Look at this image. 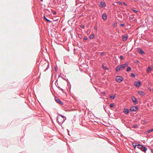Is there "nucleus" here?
<instances>
[{"label": "nucleus", "instance_id": "9d476101", "mask_svg": "<svg viewBox=\"0 0 153 153\" xmlns=\"http://www.w3.org/2000/svg\"><path fill=\"white\" fill-rule=\"evenodd\" d=\"M138 52L141 54H143L145 53V52L141 48H138Z\"/></svg>", "mask_w": 153, "mask_h": 153}, {"label": "nucleus", "instance_id": "ddd939ff", "mask_svg": "<svg viewBox=\"0 0 153 153\" xmlns=\"http://www.w3.org/2000/svg\"><path fill=\"white\" fill-rule=\"evenodd\" d=\"M138 93L139 94L142 96H144L145 95V92L143 91H139L138 92Z\"/></svg>", "mask_w": 153, "mask_h": 153}, {"label": "nucleus", "instance_id": "864d4df0", "mask_svg": "<svg viewBox=\"0 0 153 153\" xmlns=\"http://www.w3.org/2000/svg\"><path fill=\"white\" fill-rule=\"evenodd\" d=\"M150 150H151V152L152 153H153V151L152 150V149H150Z\"/></svg>", "mask_w": 153, "mask_h": 153}, {"label": "nucleus", "instance_id": "5701e85b", "mask_svg": "<svg viewBox=\"0 0 153 153\" xmlns=\"http://www.w3.org/2000/svg\"><path fill=\"white\" fill-rule=\"evenodd\" d=\"M131 77L135 78V74L134 73H131Z\"/></svg>", "mask_w": 153, "mask_h": 153}, {"label": "nucleus", "instance_id": "423d86ee", "mask_svg": "<svg viewBox=\"0 0 153 153\" xmlns=\"http://www.w3.org/2000/svg\"><path fill=\"white\" fill-rule=\"evenodd\" d=\"M141 84V82L140 81H135L134 85L137 88H139Z\"/></svg>", "mask_w": 153, "mask_h": 153}, {"label": "nucleus", "instance_id": "cd10ccee", "mask_svg": "<svg viewBox=\"0 0 153 153\" xmlns=\"http://www.w3.org/2000/svg\"><path fill=\"white\" fill-rule=\"evenodd\" d=\"M131 10L133 11L134 13H137L138 12V10H134L133 8L131 9Z\"/></svg>", "mask_w": 153, "mask_h": 153}, {"label": "nucleus", "instance_id": "79ce46f5", "mask_svg": "<svg viewBox=\"0 0 153 153\" xmlns=\"http://www.w3.org/2000/svg\"><path fill=\"white\" fill-rule=\"evenodd\" d=\"M129 19L130 20H131L133 19V18L131 17L130 16L129 17Z\"/></svg>", "mask_w": 153, "mask_h": 153}, {"label": "nucleus", "instance_id": "1a4fd4ad", "mask_svg": "<svg viewBox=\"0 0 153 153\" xmlns=\"http://www.w3.org/2000/svg\"><path fill=\"white\" fill-rule=\"evenodd\" d=\"M99 6L103 8L106 6V4L104 1H101L100 2Z\"/></svg>", "mask_w": 153, "mask_h": 153}, {"label": "nucleus", "instance_id": "f257e3e1", "mask_svg": "<svg viewBox=\"0 0 153 153\" xmlns=\"http://www.w3.org/2000/svg\"><path fill=\"white\" fill-rule=\"evenodd\" d=\"M128 62L122 65H119L117 66L115 68V70L116 72L124 69L126 66H128Z\"/></svg>", "mask_w": 153, "mask_h": 153}, {"label": "nucleus", "instance_id": "e2e57ef3", "mask_svg": "<svg viewBox=\"0 0 153 153\" xmlns=\"http://www.w3.org/2000/svg\"><path fill=\"white\" fill-rule=\"evenodd\" d=\"M40 1H43V0H40Z\"/></svg>", "mask_w": 153, "mask_h": 153}, {"label": "nucleus", "instance_id": "4d7b16f0", "mask_svg": "<svg viewBox=\"0 0 153 153\" xmlns=\"http://www.w3.org/2000/svg\"><path fill=\"white\" fill-rule=\"evenodd\" d=\"M94 88H95L96 90H97V88L95 86H94Z\"/></svg>", "mask_w": 153, "mask_h": 153}, {"label": "nucleus", "instance_id": "13d9d810", "mask_svg": "<svg viewBox=\"0 0 153 153\" xmlns=\"http://www.w3.org/2000/svg\"><path fill=\"white\" fill-rule=\"evenodd\" d=\"M134 152L136 153H139L137 151H135Z\"/></svg>", "mask_w": 153, "mask_h": 153}, {"label": "nucleus", "instance_id": "ea45409f", "mask_svg": "<svg viewBox=\"0 0 153 153\" xmlns=\"http://www.w3.org/2000/svg\"><path fill=\"white\" fill-rule=\"evenodd\" d=\"M94 28L95 30H97V26H95L94 27Z\"/></svg>", "mask_w": 153, "mask_h": 153}, {"label": "nucleus", "instance_id": "f8f14e48", "mask_svg": "<svg viewBox=\"0 0 153 153\" xmlns=\"http://www.w3.org/2000/svg\"><path fill=\"white\" fill-rule=\"evenodd\" d=\"M102 19L103 20H106L107 19V16L106 13H103L102 16Z\"/></svg>", "mask_w": 153, "mask_h": 153}, {"label": "nucleus", "instance_id": "bf43d9fd", "mask_svg": "<svg viewBox=\"0 0 153 153\" xmlns=\"http://www.w3.org/2000/svg\"><path fill=\"white\" fill-rule=\"evenodd\" d=\"M57 87H58V88H59V89H60V88H60V87H59V86H57Z\"/></svg>", "mask_w": 153, "mask_h": 153}, {"label": "nucleus", "instance_id": "4be33fe9", "mask_svg": "<svg viewBox=\"0 0 153 153\" xmlns=\"http://www.w3.org/2000/svg\"><path fill=\"white\" fill-rule=\"evenodd\" d=\"M110 107L111 108H112L114 107L115 105L114 103H111L110 105Z\"/></svg>", "mask_w": 153, "mask_h": 153}, {"label": "nucleus", "instance_id": "2eb2a0df", "mask_svg": "<svg viewBox=\"0 0 153 153\" xmlns=\"http://www.w3.org/2000/svg\"><path fill=\"white\" fill-rule=\"evenodd\" d=\"M63 79L66 81L67 82H68V84H69V85H70V87H69V89H70V91L71 90V85L70 82H69L68 79L67 78V79H65V78H64L63 77V78H62Z\"/></svg>", "mask_w": 153, "mask_h": 153}, {"label": "nucleus", "instance_id": "58836bf2", "mask_svg": "<svg viewBox=\"0 0 153 153\" xmlns=\"http://www.w3.org/2000/svg\"><path fill=\"white\" fill-rule=\"evenodd\" d=\"M79 1L81 3H83L85 1L84 0H80Z\"/></svg>", "mask_w": 153, "mask_h": 153}, {"label": "nucleus", "instance_id": "473e14b6", "mask_svg": "<svg viewBox=\"0 0 153 153\" xmlns=\"http://www.w3.org/2000/svg\"><path fill=\"white\" fill-rule=\"evenodd\" d=\"M118 3L120 5H121L123 4L122 2L120 1H118Z\"/></svg>", "mask_w": 153, "mask_h": 153}, {"label": "nucleus", "instance_id": "9b49d317", "mask_svg": "<svg viewBox=\"0 0 153 153\" xmlns=\"http://www.w3.org/2000/svg\"><path fill=\"white\" fill-rule=\"evenodd\" d=\"M130 109H129L127 108H125L124 109V112L126 114H128L130 113Z\"/></svg>", "mask_w": 153, "mask_h": 153}, {"label": "nucleus", "instance_id": "de8ad7c7", "mask_svg": "<svg viewBox=\"0 0 153 153\" xmlns=\"http://www.w3.org/2000/svg\"><path fill=\"white\" fill-rule=\"evenodd\" d=\"M60 89H61V91L63 92H64V90L62 88H60Z\"/></svg>", "mask_w": 153, "mask_h": 153}, {"label": "nucleus", "instance_id": "aec40b11", "mask_svg": "<svg viewBox=\"0 0 153 153\" xmlns=\"http://www.w3.org/2000/svg\"><path fill=\"white\" fill-rule=\"evenodd\" d=\"M132 144L134 146V149H135L136 147V146H137V143H132Z\"/></svg>", "mask_w": 153, "mask_h": 153}, {"label": "nucleus", "instance_id": "f3484780", "mask_svg": "<svg viewBox=\"0 0 153 153\" xmlns=\"http://www.w3.org/2000/svg\"><path fill=\"white\" fill-rule=\"evenodd\" d=\"M128 39V36H123V41H126Z\"/></svg>", "mask_w": 153, "mask_h": 153}, {"label": "nucleus", "instance_id": "7ed1b4c3", "mask_svg": "<svg viewBox=\"0 0 153 153\" xmlns=\"http://www.w3.org/2000/svg\"><path fill=\"white\" fill-rule=\"evenodd\" d=\"M137 148L140 149L142 151L146 152L147 150V148L145 146L142 145L141 147H137Z\"/></svg>", "mask_w": 153, "mask_h": 153}, {"label": "nucleus", "instance_id": "3c124183", "mask_svg": "<svg viewBox=\"0 0 153 153\" xmlns=\"http://www.w3.org/2000/svg\"><path fill=\"white\" fill-rule=\"evenodd\" d=\"M53 20H54L55 21H56V20H58V19H56L55 18H54V19H53Z\"/></svg>", "mask_w": 153, "mask_h": 153}, {"label": "nucleus", "instance_id": "c03bdc74", "mask_svg": "<svg viewBox=\"0 0 153 153\" xmlns=\"http://www.w3.org/2000/svg\"><path fill=\"white\" fill-rule=\"evenodd\" d=\"M123 3L125 6H127V4L125 2H123Z\"/></svg>", "mask_w": 153, "mask_h": 153}, {"label": "nucleus", "instance_id": "f704fd0d", "mask_svg": "<svg viewBox=\"0 0 153 153\" xmlns=\"http://www.w3.org/2000/svg\"><path fill=\"white\" fill-rule=\"evenodd\" d=\"M142 123L143 124H145L146 123L145 121L144 120H142Z\"/></svg>", "mask_w": 153, "mask_h": 153}, {"label": "nucleus", "instance_id": "5fc2aeb1", "mask_svg": "<svg viewBox=\"0 0 153 153\" xmlns=\"http://www.w3.org/2000/svg\"><path fill=\"white\" fill-rule=\"evenodd\" d=\"M73 31V30H70V31H69V32L71 33V36H72V34H71V31Z\"/></svg>", "mask_w": 153, "mask_h": 153}, {"label": "nucleus", "instance_id": "a211bd4d", "mask_svg": "<svg viewBox=\"0 0 153 153\" xmlns=\"http://www.w3.org/2000/svg\"><path fill=\"white\" fill-rule=\"evenodd\" d=\"M94 34H91L89 36V38L90 39H91L94 38Z\"/></svg>", "mask_w": 153, "mask_h": 153}, {"label": "nucleus", "instance_id": "20e7f679", "mask_svg": "<svg viewBox=\"0 0 153 153\" xmlns=\"http://www.w3.org/2000/svg\"><path fill=\"white\" fill-rule=\"evenodd\" d=\"M139 109V107L137 106H132L130 109V110L132 111H136Z\"/></svg>", "mask_w": 153, "mask_h": 153}, {"label": "nucleus", "instance_id": "c756f323", "mask_svg": "<svg viewBox=\"0 0 153 153\" xmlns=\"http://www.w3.org/2000/svg\"><path fill=\"white\" fill-rule=\"evenodd\" d=\"M80 27L81 28L84 29L85 27V26L83 25H80Z\"/></svg>", "mask_w": 153, "mask_h": 153}, {"label": "nucleus", "instance_id": "f03ea898", "mask_svg": "<svg viewBox=\"0 0 153 153\" xmlns=\"http://www.w3.org/2000/svg\"><path fill=\"white\" fill-rule=\"evenodd\" d=\"M58 115L60 116L63 119L62 120H61L60 121H59L58 119L60 120V118L58 116L57 117V121L59 123V125H60L61 124H62V123H63L65 121V120L66 119V117H65L64 116L58 113Z\"/></svg>", "mask_w": 153, "mask_h": 153}, {"label": "nucleus", "instance_id": "a18cd8bd", "mask_svg": "<svg viewBox=\"0 0 153 153\" xmlns=\"http://www.w3.org/2000/svg\"><path fill=\"white\" fill-rule=\"evenodd\" d=\"M134 62L135 63H139V62L138 60H136Z\"/></svg>", "mask_w": 153, "mask_h": 153}, {"label": "nucleus", "instance_id": "603ef678", "mask_svg": "<svg viewBox=\"0 0 153 153\" xmlns=\"http://www.w3.org/2000/svg\"><path fill=\"white\" fill-rule=\"evenodd\" d=\"M55 70L56 72L57 71V69L56 67H55Z\"/></svg>", "mask_w": 153, "mask_h": 153}, {"label": "nucleus", "instance_id": "39448f33", "mask_svg": "<svg viewBox=\"0 0 153 153\" xmlns=\"http://www.w3.org/2000/svg\"><path fill=\"white\" fill-rule=\"evenodd\" d=\"M123 78L120 76H117L116 78V81L118 82H120L123 81Z\"/></svg>", "mask_w": 153, "mask_h": 153}, {"label": "nucleus", "instance_id": "4468645a", "mask_svg": "<svg viewBox=\"0 0 153 153\" xmlns=\"http://www.w3.org/2000/svg\"><path fill=\"white\" fill-rule=\"evenodd\" d=\"M153 131V128L151 129L146 131L145 132V134H148L149 133H150L151 132Z\"/></svg>", "mask_w": 153, "mask_h": 153}, {"label": "nucleus", "instance_id": "bb28decb", "mask_svg": "<svg viewBox=\"0 0 153 153\" xmlns=\"http://www.w3.org/2000/svg\"><path fill=\"white\" fill-rule=\"evenodd\" d=\"M138 126L137 124H136L133 126V127L134 128H137L138 127Z\"/></svg>", "mask_w": 153, "mask_h": 153}, {"label": "nucleus", "instance_id": "412c9836", "mask_svg": "<svg viewBox=\"0 0 153 153\" xmlns=\"http://www.w3.org/2000/svg\"><path fill=\"white\" fill-rule=\"evenodd\" d=\"M102 68L104 69H106V70H108L109 69V68H108L105 66L104 65H102Z\"/></svg>", "mask_w": 153, "mask_h": 153}, {"label": "nucleus", "instance_id": "393cba45", "mask_svg": "<svg viewBox=\"0 0 153 153\" xmlns=\"http://www.w3.org/2000/svg\"><path fill=\"white\" fill-rule=\"evenodd\" d=\"M78 37L80 39H82V35L80 34H79L78 35Z\"/></svg>", "mask_w": 153, "mask_h": 153}, {"label": "nucleus", "instance_id": "a19ab883", "mask_svg": "<svg viewBox=\"0 0 153 153\" xmlns=\"http://www.w3.org/2000/svg\"><path fill=\"white\" fill-rule=\"evenodd\" d=\"M100 55L101 56H103L104 55V53L103 52H101Z\"/></svg>", "mask_w": 153, "mask_h": 153}, {"label": "nucleus", "instance_id": "69168bd1", "mask_svg": "<svg viewBox=\"0 0 153 153\" xmlns=\"http://www.w3.org/2000/svg\"><path fill=\"white\" fill-rule=\"evenodd\" d=\"M149 90H150V91H151V88H150V89H149Z\"/></svg>", "mask_w": 153, "mask_h": 153}, {"label": "nucleus", "instance_id": "dca6fc26", "mask_svg": "<svg viewBox=\"0 0 153 153\" xmlns=\"http://www.w3.org/2000/svg\"><path fill=\"white\" fill-rule=\"evenodd\" d=\"M152 68L151 66L149 67L146 70V72L147 73H149V72L152 70Z\"/></svg>", "mask_w": 153, "mask_h": 153}, {"label": "nucleus", "instance_id": "6e6552de", "mask_svg": "<svg viewBox=\"0 0 153 153\" xmlns=\"http://www.w3.org/2000/svg\"><path fill=\"white\" fill-rule=\"evenodd\" d=\"M55 101L57 103L60 104L61 105H63V102L56 96L55 97Z\"/></svg>", "mask_w": 153, "mask_h": 153}, {"label": "nucleus", "instance_id": "c85d7f7f", "mask_svg": "<svg viewBox=\"0 0 153 153\" xmlns=\"http://www.w3.org/2000/svg\"><path fill=\"white\" fill-rule=\"evenodd\" d=\"M49 67V64L48 63L47 65L46 68L45 69V71H47Z\"/></svg>", "mask_w": 153, "mask_h": 153}, {"label": "nucleus", "instance_id": "c9c22d12", "mask_svg": "<svg viewBox=\"0 0 153 153\" xmlns=\"http://www.w3.org/2000/svg\"><path fill=\"white\" fill-rule=\"evenodd\" d=\"M137 146L138 147H139V146L141 147L142 146V145H141L140 144L137 143Z\"/></svg>", "mask_w": 153, "mask_h": 153}, {"label": "nucleus", "instance_id": "6e6d98bb", "mask_svg": "<svg viewBox=\"0 0 153 153\" xmlns=\"http://www.w3.org/2000/svg\"><path fill=\"white\" fill-rule=\"evenodd\" d=\"M116 24H115V23H114L113 25V26L115 27V26H116Z\"/></svg>", "mask_w": 153, "mask_h": 153}, {"label": "nucleus", "instance_id": "09e8293b", "mask_svg": "<svg viewBox=\"0 0 153 153\" xmlns=\"http://www.w3.org/2000/svg\"><path fill=\"white\" fill-rule=\"evenodd\" d=\"M61 77L62 78H63V77H62V76H61L60 75H59L58 77Z\"/></svg>", "mask_w": 153, "mask_h": 153}, {"label": "nucleus", "instance_id": "2f4dec72", "mask_svg": "<svg viewBox=\"0 0 153 153\" xmlns=\"http://www.w3.org/2000/svg\"><path fill=\"white\" fill-rule=\"evenodd\" d=\"M88 38L86 36H85L83 38V40H88Z\"/></svg>", "mask_w": 153, "mask_h": 153}, {"label": "nucleus", "instance_id": "0e129e2a", "mask_svg": "<svg viewBox=\"0 0 153 153\" xmlns=\"http://www.w3.org/2000/svg\"><path fill=\"white\" fill-rule=\"evenodd\" d=\"M55 85H56V86H57V83H56V84H55Z\"/></svg>", "mask_w": 153, "mask_h": 153}, {"label": "nucleus", "instance_id": "37998d69", "mask_svg": "<svg viewBox=\"0 0 153 153\" xmlns=\"http://www.w3.org/2000/svg\"><path fill=\"white\" fill-rule=\"evenodd\" d=\"M43 18L45 20L47 19L44 15Z\"/></svg>", "mask_w": 153, "mask_h": 153}, {"label": "nucleus", "instance_id": "680f3d73", "mask_svg": "<svg viewBox=\"0 0 153 153\" xmlns=\"http://www.w3.org/2000/svg\"><path fill=\"white\" fill-rule=\"evenodd\" d=\"M67 131H68V133H69V131L68 130Z\"/></svg>", "mask_w": 153, "mask_h": 153}, {"label": "nucleus", "instance_id": "b1692460", "mask_svg": "<svg viewBox=\"0 0 153 153\" xmlns=\"http://www.w3.org/2000/svg\"><path fill=\"white\" fill-rule=\"evenodd\" d=\"M131 70V68L130 67H128L126 69L127 72H129Z\"/></svg>", "mask_w": 153, "mask_h": 153}, {"label": "nucleus", "instance_id": "a878e982", "mask_svg": "<svg viewBox=\"0 0 153 153\" xmlns=\"http://www.w3.org/2000/svg\"><path fill=\"white\" fill-rule=\"evenodd\" d=\"M45 21L48 23H51L52 22L50 20L47 19H46Z\"/></svg>", "mask_w": 153, "mask_h": 153}, {"label": "nucleus", "instance_id": "72a5a7b5", "mask_svg": "<svg viewBox=\"0 0 153 153\" xmlns=\"http://www.w3.org/2000/svg\"><path fill=\"white\" fill-rule=\"evenodd\" d=\"M120 58L121 59V60H123V56H122V55H121L120 56Z\"/></svg>", "mask_w": 153, "mask_h": 153}, {"label": "nucleus", "instance_id": "4c0bfd02", "mask_svg": "<svg viewBox=\"0 0 153 153\" xmlns=\"http://www.w3.org/2000/svg\"><path fill=\"white\" fill-rule=\"evenodd\" d=\"M125 24L124 23L121 24H120V25L121 26L124 27V26L125 25Z\"/></svg>", "mask_w": 153, "mask_h": 153}, {"label": "nucleus", "instance_id": "0eeeda50", "mask_svg": "<svg viewBox=\"0 0 153 153\" xmlns=\"http://www.w3.org/2000/svg\"><path fill=\"white\" fill-rule=\"evenodd\" d=\"M131 100L134 104H137L138 103V102L137 99L134 96H132L131 97Z\"/></svg>", "mask_w": 153, "mask_h": 153}, {"label": "nucleus", "instance_id": "8fccbe9b", "mask_svg": "<svg viewBox=\"0 0 153 153\" xmlns=\"http://www.w3.org/2000/svg\"><path fill=\"white\" fill-rule=\"evenodd\" d=\"M105 94V92L103 91L102 93V95Z\"/></svg>", "mask_w": 153, "mask_h": 153}, {"label": "nucleus", "instance_id": "49530a36", "mask_svg": "<svg viewBox=\"0 0 153 153\" xmlns=\"http://www.w3.org/2000/svg\"><path fill=\"white\" fill-rule=\"evenodd\" d=\"M58 79H57L56 80V81L55 82V84H56V83H57V85H58V83H57V82H58Z\"/></svg>", "mask_w": 153, "mask_h": 153}, {"label": "nucleus", "instance_id": "7c9ffc66", "mask_svg": "<svg viewBox=\"0 0 153 153\" xmlns=\"http://www.w3.org/2000/svg\"><path fill=\"white\" fill-rule=\"evenodd\" d=\"M103 108H104V110L106 112H107V111L106 110V106H105L104 105H103Z\"/></svg>", "mask_w": 153, "mask_h": 153}, {"label": "nucleus", "instance_id": "052dcab7", "mask_svg": "<svg viewBox=\"0 0 153 153\" xmlns=\"http://www.w3.org/2000/svg\"><path fill=\"white\" fill-rule=\"evenodd\" d=\"M58 120H59V121H60L61 120H62V119H61V120H60V118L59 120V119H58Z\"/></svg>", "mask_w": 153, "mask_h": 153}, {"label": "nucleus", "instance_id": "6ab92c4d", "mask_svg": "<svg viewBox=\"0 0 153 153\" xmlns=\"http://www.w3.org/2000/svg\"><path fill=\"white\" fill-rule=\"evenodd\" d=\"M115 97V95H110L109 97L110 99L112 100H113L114 99Z\"/></svg>", "mask_w": 153, "mask_h": 153}, {"label": "nucleus", "instance_id": "e433bc0d", "mask_svg": "<svg viewBox=\"0 0 153 153\" xmlns=\"http://www.w3.org/2000/svg\"><path fill=\"white\" fill-rule=\"evenodd\" d=\"M52 13L53 15H55L57 13H56V11H54Z\"/></svg>", "mask_w": 153, "mask_h": 153}]
</instances>
